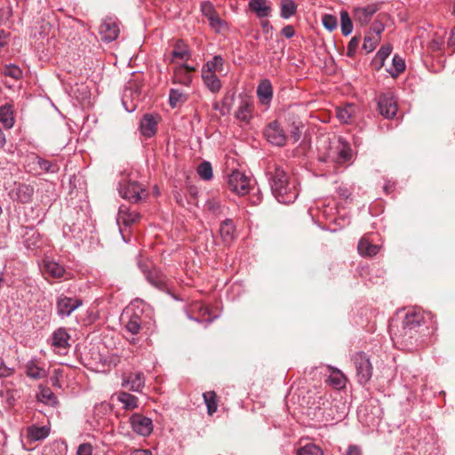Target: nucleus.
Returning a JSON list of instances; mask_svg holds the SVG:
<instances>
[{
	"mask_svg": "<svg viewBox=\"0 0 455 455\" xmlns=\"http://www.w3.org/2000/svg\"><path fill=\"white\" fill-rule=\"evenodd\" d=\"M252 104L248 100H242L235 112V117L242 122L248 123L251 118Z\"/></svg>",
	"mask_w": 455,
	"mask_h": 455,
	"instance_id": "obj_27",
	"label": "nucleus"
},
{
	"mask_svg": "<svg viewBox=\"0 0 455 455\" xmlns=\"http://www.w3.org/2000/svg\"><path fill=\"white\" fill-rule=\"evenodd\" d=\"M355 113V107L352 104L347 105L344 108H338L336 109V116L339 120L344 124H350L353 122Z\"/></svg>",
	"mask_w": 455,
	"mask_h": 455,
	"instance_id": "obj_30",
	"label": "nucleus"
},
{
	"mask_svg": "<svg viewBox=\"0 0 455 455\" xmlns=\"http://www.w3.org/2000/svg\"><path fill=\"white\" fill-rule=\"evenodd\" d=\"M384 25L380 21H375L371 25L370 31L368 33H371L373 36H379L380 37L381 33L384 31Z\"/></svg>",
	"mask_w": 455,
	"mask_h": 455,
	"instance_id": "obj_54",
	"label": "nucleus"
},
{
	"mask_svg": "<svg viewBox=\"0 0 455 455\" xmlns=\"http://www.w3.org/2000/svg\"><path fill=\"white\" fill-rule=\"evenodd\" d=\"M297 455H323L320 447L314 443H308L297 451Z\"/></svg>",
	"mask_w": 455,
	"mask_h": 455,
	"instance_id": "obj_45",
	"label": "nucleus"
},
{
	"mask_svg": "<svg viewBox=\"0 0 455 455\" xmlns=\"http://www.w3.org/2000/svg\"><path fill=\"white\" fill-rule=\"evenodd\" d=\"M26 374L30 379H41L47 376V371L39 365L37 360L32 359L26 364Z\"/></svg>",
	"mask_w": 455,
	"mask_h": 455,
	"instance_id": "obj_20",
	"label": "nucleus"
},
{
	"mask_svg": "<svg viewBox=\"0 0 455 455\" xmlns=\"http://www.w3.org/2000/svg\"><path fill=\"white\" fill-rule=\"evenodd\" d=\"M6 143V138L2 129L0 128V148H3Z\"/></svg>",
	"mask_w": 455,
	"mask_h": 455,
	"instance_id": "obj_62",
	"label": "nucleus"
},
{
	"mask_svg": "<svg viewBox=\"0 0 455 455\" xmlns=\"http://www.w3.org/2000/svg\"><path fill=\"white\" fill-rule=\"evenodd\" d=\"M267 176L271 192L279 203L291 204L297 199L299 191L296 182L290 179L282 166L269 164L267 168Z\"/></svg>",
	"mask_w": 455,
	"mask_h": 455,
	"instance_id": "obj_1",
	"label": "nucleus"
},
{
	"mask_svg": "<svg viewBox=\"0 0 455 455\" xmlns=\"http://www.w3.org/2000/svg\"><path fill=\"white\" fill-rule=\"evenodd\" d=\"M145 386V376L142 372H131L124 375L122 379V387H127L130 391L141 392Z\"/></svg>",
	"mask_w": 455,
	"mask_h": 455,
	"instance_id": "obj_14",
	"label": "nucleus"
},
{
	"mask_svg": "<svg viewBox=\"0 0 455 455\" xmlns=\"http://www.w3.org/2000/svg\"><path fill=\"white\" fill-rule=\"evenodd\" d=\"M119 193L124 199L132 203H139L148 196L143 186L137 181L128 180L120 185Z\"/></svg>",
	"mask_w": 455,
	"mask_h": 455,
	"instance_id": "obj_6",
	"label": "nucleus"
},
{
	"mask_svg": "<svg viewBox=\"0 0 455 455\" xmlns=\"http://www.w3.org/2000/svg\"><path fill=\"white\" fill-rule=\"evenodd\" d=\"M404 69H405L404 60L398 55H395L392 60V68L387 69L389 74L393 77H395L399 74H401Z\"/></svg>",
	"mask_w": 455,
	"mask_h": 455,
	"instance_id": "obj_41",
	"label": "nucleus"
},
{
	"mask_svg": "<svg viewBox=\"0 0 455 455\" xmlns=\"http://www.w3.org/2000/svg\"><path fill=\"white\" fill-rule=\"evenodd\" d=\"M120 33L119 24L116 18L106 17L99 27V34L102 41L110 43L116 40Z\"/></svg>",
	"mask_w": 455,
	"mask_h": 455,
	"instance_id": "obj_8",
	"label": "nucleus"
},
{
	"mask_svg": "<svg viewBox=\"0 0 455 455\" xmlns=\"http://www.w3.org/2000/svg\"><path fill=\"white\" fill-rule=\"evenodd\" d=\"M201 11L203 15L209 20L210 25L212 28L219 30L223 26V20L220 18L211 3H203L201 5Z\"/></svg>",
	"mask_w": 455,
	"mask_h": 455,
	"instance_id": "obj_16",
	"label": "nucleus"
},
{
	"mask_svg": "<svg viewBox=\"0 0 455 455\" xmlns=\"http://www.w3.org/2000/svg\"><path fill=\"white\" fill-rule=\"evenodd\" d=\"M303 125L301 124H296L295 123L292 124L291 129L290 131L291 132V138L293 140V142L299 141L301 135V130Z\"/></svg>",
	"mask_w": 455,
	"mask_h": 455,
	"instance_id": "obj_52",
	"label": "nucleus"
},
{
	"mask_svg": "<svg viewBox=\"0 0 455 455\" xmlns=\"http://www.w3.org/2000/svg\"><path fill=\"white\" fill-rule=\"evenodd\" d=\"M360 44V37L354 36L348 43L347 55L349 57H353L356 52L357 47Z\"/></svg>",
	"mask_w": 455,
	"mask_h": 455,
	"instance_id": "obj_51",
	"label": "nucleus"
},
{
	"mask_svg": "<svg viewBox=\"0 0 455 455\" xmlns=\"http://www.w3.org/2000/svg\"><path fill=\"white\" fill-rule=\"evenodd\" d=\"M202 77L205 86L213 93L218 92L221 88V82L215 73L211 70H202Z\"/></svg>",
	"mask_w": 455,
	"mask_h": 455,
	"instance_id": "obj_22",
	"label": "nucleus"
},
{
	"mask_svg": "<svg viewBox=\"0 0 455 455\" xmlns=\"http://www.w3.org/2000/svg\"><path fill=\"white\" fill-rule=\"evenodd\" d=\"M249 8L256 13L258 18H267L271 13V7L267 4V0H250Z\"/></svg>",
	"mask_w": 455,
	"mask_h": 455,
	"instance_id": "obj_23",
	"label": "nucleus"
},
{
	"mask_svg": "<svg viewBox=\"0 0 455 455\" xmlns=\"http://www.w3.org/2000/svg\"><path fill=\"white\" fill-rule=\"evenodd\" d=\"M3 75L19 80L22 76L21 69L16 65H6L3 71Z\"/></svg>",
	"mask_w": 455,
	"mask_h": 455,
	"instance_id": "obj_46",
	"label": "nucleus"
},
{
	"mask_svg": "<svg viewBox=\"0 0 455 455\" xmlns=\"http://www.w3.org/2000/svg\"><path fill=\"white\" fill-rule=\"evenodd\" d=\"M204 401L207 406V412L212 415L218 409L217 395L214 391H208L203 394Z\"/></svg>",
	"mask_w": 455,
	"mask_h": 455,
	"instance_id": "obj_37",
	"label": "nucleus"
},
{
	"mask_svg": "<svg viewBox=\"0 0 455 455\" xmlns=\"http://www.w3.org/2000/svg\"><path fill=\"white\" fill-rule=\"evenodd\" d=\"M392 52V46L386 44L380 47L376 54V60L380 61V66L383 65L385 60L390 55Z\"/></svg>",
	"mask_w": 455,
	"mask_h": 455,
	"instance_id": "obj_50",
	"label": "nucleus"
},
{
	"mask_svg": "<svg viewBox=\"0 0 455 455\" xmlns=\"http://www.w3.org/2000/svg\"><path fill=\"white\" fill-rule=\"evenodd\" d=\"M329 382L336 389H341L346 386L347 379L339 370H332L329 376Z\"/></svg>",
	"mask_w": 455,
	"mask_h": 455,
	"instance_id": "obj_36",
	"label": "nucleus"
},
{
	"mask_svg": "<svg viewBox=\"0 0 455 455\" xmlns=\"http://www.w3.org/2000/svg\"><path fill=\"white\" fill-rule=\"evenodd\" d=\"M140 219V214L135 211L130 210L125 205H121L119 207L117 220L116 222L120 227V231L122 232L121 226L130 227L132 224L138 222Z\"/></svg>",
	"mask_w": 455,
	"mask_h": 455,
	"instance_id": "obj_15",
	"label": "nucleus"
},
{
	"mask_svg": "<svg viewBox=\"0 0 455 455\" xmlns=\"http://www.w3.org/2000/svg\"><path fill=\"white\" fill-rule=\"evenodd\" d=\"M340 28L344 36H348L353 31L352 20L347 11L340 12Z\"/></svg>",
	"mask_w": 455,
	"mask_h": 455,
	"instance_id": "obj_39",
	"label": "nucleus"
},
{
	"mask_svg": "<svg viewBox=\"0 0 455 455\" xmlns=\"http://www.w3.org/2000/svg\"><path fill=\"white\" fill-rule=\"evenodd\" d=\"M157 121L152 115H145L140 122L141 133L146 137H152L156 131Z\"/></svg>",
	"mask_w": 455,
	"mask_h": 455,
	"instance_id": "obj_25",
	"label": "nucleus"
},
{
	"mask_svg": "<svg viewBox=\"0 0 455 455\" xmlns=\"http://www.w3.org/2000/svg\"><path fill=\"white\" fill-rule=\"evenodd\" d=\"M116 399L123 404V408L126 411L136 409L138 405V398L126 392H119L116 394Z\"/></svg>",
	"mask_w": 455,
	"mask_h": 455,
	"instance_id": "obj_29",
	"label": "nucleus"
},
{
	"mask_svg": "<svg viewBox=\"0 0 455 455\" xmlns=\"http://www.w3.org/2000/svg\"><path fill=\"white\" fill-rule=\"evenodd\" d=\"M186 97L182 92L178 89H171L169 94V103L172 108L177 107L179 104L184 102Z\"/></svg>",
	"mask_w": 455,
	"mask_h": 455,
	"instance_id": "obj_43",
	"label": "nucleus"
},
{
	"mask_svg": "<svg viewBox=\"0 0 455 455\" xmlns=\"http://www.w3.org/2000/svg\"><path fill=\"white\" fill-rule=\"evenodd\" d=\"M379 114L387 118H393L397 113V103L391 92L383 93L378 99Z\"/></svg>",
	"mask_w": 455,
	"mask_h": 455,
	"instance_id": "obj_10",
	"label": "nucleus"
},
{
	"mask_svg": "<svg viewBox=\"0 0 455 455\" xmlns=\"http://www.w3.org/2000/svg\"><path fill=\"white\" fill-rule=\"evenodd\" d=\"M57 313L60 317L69 316L72 312L82 305V301L78 299L60 295L57 298Z\"/></svg>",
	"mask_w": 455,
	"mask_h": 455,
	"instance_id": "obj_12",
	"label": "nucleus"
},
{
	"mask_svg": "<svg viewBox=\"0 0 455 455\" xmlns=\"http://www.w3.org/2000/svg\"><path fill=\"white\" fill-rule=\"evenodd\" d=\"M44 267L45 272L53 278L63 277L66 273V269L63 266L52 260L45 261Z\"/></svg>",
	"mask_w": 455,
	"mask_h": 455,
	"instance_id": "obj_31",
	"label": "nucleus"
},
{
	"mask_svg": "<svg viewBox=\"0 0 455 455\" xmlns=\"http://www.w3.org/2000/svg\"><path fill=\"white\" fill-rule=\"evenodd\" d=\"M251 179L243 172L235 170L228 176V186L231 191L244 196L250 192Z\"/></svg>",
	"mask_w": 455,
	"mask_h": 455,
	"instance_id": "obj_5",
	"label": "nucleus"
},
{
	"mask_svg": "<svg viewBox=\"0 0 455 455\" xmlns=\"http://www.w3.org/2000/svg\"><path fill=\"white\" fill-rule=\"evenodd\" d=\"M9 34L4 30H0V51L8 44Z\"/></svg>",
	"mask_w": 455,
	"mask_h": 455,
	"instance_id": "obj_58",
	"label": "nucleus"
},
{
	"mask_svg": "<svg viewBox=\"0 0 455 455\" xmlns=\"http://www.w3.org/2000/svg\"><path fill=\"white\" fill-rule=\"evenodd\" d=\"M50 434L47 427L31 426L28 428V435L31 440L38 441L46 438Z\"/></svg>",
	"mask_w": 455,
	"mask_h": 455,
	"instance_id": "obj_34",
	"label": "nucleus"
},
{
	"mask_svg": "<svg viewBox=\"0 0 455 455\" xmlns=\"http://www.w3.org/2000/svg\"><path fill=\"white\" fill-rule=\"evenodd\" d=\"M34 194V188L30 185L19 184L15 189L12 190V196L16 200L22 204L29 203Z\"/></svg>",
	"mask_w": 455,
	"mask_h": 455,
	"instance_id": "obj_21",
	"label": "nucleus"
},
{
	"mask_svg": "<svg viewBox=\"0 0 455 455\" xmlns=\"http://www.w3.org/2000/svg\"><path fill=\"white\" fill-rule=\"evenodd\" d=\"M257 97L262 105L269 106L273 99V86L268 79L260 81L257 87Z\"/></svg>",
	"mask_w": 455,
	"mask_h": 455,
	"instance_id": "obj_17",
	"label": "nucleus"
},
{
	"mask_svg": "<svg viewBox=\"0 0 455 455\" xmlns=\"http://www.w3.org/2000/svg\"><path fill=\"white\" fill-rule=\"evenodd\" d=\"M197 173L204 180H211L213 178L212 167L210 162L204 161L197 167Z\"/></svg>",
	"mask_w": 455,
	"mask_h": 455,
	"instance_id": "obj_40",
	"label": "nucleus"
},
{
	"mask_svg": "<svg viewBox=\"0 0 455 455\" xmlns=\"http://www.w3.org/2000/svg\"><path fill=\"white\" fill-rule=\"evenodd\" d=\"M223 66V59L217 55L214 56L213 59L210 61H208L205 66L203 68H205V70H211L212 72L215 73L217 70H220Z\"/></svg>",
	"mask_w": 455,
	"mask_h": 455,
	"instance_id": "obj_48",
	"label": "nucleus"
},
{
	"mask_svg": "<svg viewBox=\"0 0 455 455\" xmlns=\"http://www.w3.org/2000/svg\"><path fill=\"white\" fill-rule=\"evenodd\" d=\"M129 421L132 430L141 436H148L153 431L152 419L142 414L133 413Z\"/></svg>",
	"mask_w": 455,
	"mask_h": 455,
	"instance_id": "obj_9",
	"label": "nucleus"
},
{
	"mask_svg": "<svg viewBox=\"0 0 455 455\" xmlns=\"http://www.w3.org/2000/svg\"><path fill=\"white\" fill-rule=\"evenodd\" d=\"M379 41L380 37L379 36H373L371 33H368L364 37L363 48L367 52H371L376 48Z\"/></svg>",
	"mask_w": 455,
	"mask_h": 455,
	"instance_id": "obj_42",
	"label": "nucleus"
},
{
	"mask_svg": "<svg viewBox=\"0 0 455 455\" xmlns=\"http://www.w3.org/2000/svg\"><path fill=\"white\" fill-rule=\"evenodd\" d=\"M297 4L294 0H281L280 2V16L288 20L297 12Z\"/></svg>",
	"mask_w": 455,
	"mask_h": 455,
	"instance_id": "obj_32",
	"label": "nucleus"
},
{
	"mask_svg": "<svg viewBox=\"0 0 455 455\" xmlns=\"http://www.w3.org/2000/svg\"><path fill=\"white\" fill-rule=\"evenodd\" d=\"M323 26L330 32L335 30L338 26L337 18L331 14H324L322 18Z\"/></svg>",
	"mask_w": 455,
	"mask_h": 455,
	"instance_id": "obj_47",
	"label": "nucleus"
},
{
	"mask_svg": "<svg viewBox=\"0 0 455 455\" xmlns=\"http://www.w3.org/2000/svg\"><path fill=\"white\" fill-rule=\"evenodd\" d=\"M195 70L194 68H189L188 65H180L175 68L173 74V83L180 84L186 86H189L192 81L191 73Z\"/></svg>",
	"mask_w": 455,
	"mask_h": 455,
	"instance_id": "obj_18",
	"label": "nucleus"
},
{
	"mask_svg": "<svg viewBox=\"0 0 455 455\" xmlns=\"http://www.w3.org/2000/svg\"><path fill=\"white\" fill-rule=\"evenodd\" d=\"M357 380L361 384L367 383L372 376V366L369 357L363 352H358L353 355Z\"/></svg>",
	"mask_w": 455,
	"mask_h": 455,
	"instance_id": "obj_4",
	"label": "nucleus"
},
{
	"mask_svg": "<svg viewBox=\"0 0 455 455\" xmlns=\"http://www.w3.org/2000/svg\"><path fill=\"white\" fill-rule=\"evenodd\" d=\"M262 27H263L264 28H269V22H268L267 20L263 21V22H262Z\"/></svg>",
	"mask_w": 455,
	"mask_h": 455,
	"instance_id": "obj_64",
	"label": "nucleus"
},
{
	"mask_svg": "<svg viewBox=\"0 0 455 455\" xmlns=\"http://www.w3.org/2000/svg\"><path fill=\"white\" fill-rule=\"evenodd\" d=\"M37 163L39 167L46 172L55 173L59 171V165L56 163L42 158H39Z\"/></svg>",
	"mask_w": 455,
	"mask_h": 455,
	"instance_id": "obj_49",
	"label": "nucleus"
},
{
	"mask_svg": "<svg viewBox=\"0 0 455 455\" xmlns=\"http://www.w3.org/2000/svg\"><path fill=\"white\" fill-rule=\"evenodd\" d=\"M141 319L139 315L133 314L125 323V329L132 334H138L141 329Z\"/></svg>",
	"mask_w": 455,
	"mask_h": 455,
	"instance_id": "obj_38",
	"label": "nucleus"
},
{
	"mask_svg": "<svg viewBox=\"0 0 455 455\" xmlns=\"http://www.w3.org/2000/svg\"><path fill=\"white\" fill-rule=\"evenodd\" d=\"M14 373V369L5 365L3 359L0 358V378H6Z\"/></svg>",
	"mask_w": 455,
	"mask_h": 455,
	"instance_id": "obj_53",
	"label": "nucleus"
},
{
	"mask_svg": "<svg viewBox=\"0 0 455 455\" xmlns=\"http://www.w3.org/2000/svg\"><path fill=\"white\" fill-rule=\"evenodd\" d=\"M378 10L379 6L377 4H371L366 6L356 7L353 12V19L361 26H365L371 21L372 16L377 12Z\"/></svg>",
	"mask_w": 455,
	"mask_h": 455,
	"instance_id": "obj_13",
	"label": "nucleus"
},
{
	"mask_svg": "<svg viewBox=\"0 0 455 455\" xmlns=\"http://www.w3.org/2000/svg\"><path fill=\"white\" fill-rule=\"evenodd\" d=\"M205 207L207 210L214 214L215 216H219L224 213L225 206L221 204V203L216 199H210L206 202Z\"/></svg>",
	"mask_w": 455,
	"mask_h": 455,
	"instance_id": "obj_44",
	"label": "nucleus"
},
{
	"mask_svg": "<svg viewBox=\"0 0 455 455\" xmlns=\"http://www.w3.org/2000/svg\"><path fill=\"white\" fill-rule=\"evenodd\" d=\"M189 58L190 52L188 47L183 44L182 41H178L175 44L174 49L172 52V61H173L174 59L188 60Z\"/></svg>",
	"mask_w": 455,
	"mask_h": 455,
	"instance_id": "obj_35",
	"label": "nucleus"
},
{
	"mask_svg": "<svg viewBox=\"0 0 455 455\" xmlns=\"http://www.w3.org/2000/svg\"><path fill=\"white\" fill-rule=\"evenodd\" d=\"M59 370L54 371V374L51 377V382L53 387H60V380H59Z\"/></svg>",
	"mask_w": 455,
	"mask_h": 455,
	"instance_id": "obj_60",
	"label": "nucleus"
},
{
	"mask_svg": "<svg viewBox=\"0 0 455 455\" xmlns=\"http://www.w3.org/2000/svg\"><path fill=\"white\" fill-rule=\"evenodd\" d=\"M281 33L286 38H291L295 35V29L291 25H286L283 28Z\"/></svg>",
	"mask_w": 455,
	"mask_h": 455,
	"instance_id": "obj_57",
	"label": "nucleus"
},
{
	"mask_svg": "<svg viewBox=\"0 0 455 455\" xmlns=\"http://www.w3.org/2000/svg\"><path fill=\"white\" fill-rule=\"evenodd\" d=\"M69 339L70 335L68 333L66 329L59 328L52 333V346L57 348L66 349L70 347V344L68 342Z\"/></svg>",
	"mask_w": 455,
	"mask_h": 455,
	"instance_id": "obj_19",
	"label": "nucleus"
},
{
	"mask_svg": "<svg viewBox=\"0 0 455 455\" xmlns=\"http://www.w3.org/2000/svg\"><path fill=\"white\" fill-rule=\"evenodd\" d=\"M235 227L232 220L227 219L221 222L220 234L224 243H230L235 238Z\"/></svg>",
	"mask_w": 455,
	"mask_h": 455,
	"instance_id": "obj_26",
	"label": "nucleus"
},
{
	"mask_svg": "<svg viewBox=\"0 0 455 455\" xmlns=\"http://www.w3.org/2000/svg\"><path fill=\"white\" fill-rule=\"evenodd\" d=\"M379 245L373 244L364 236L360 239L357 245L358 252L363 257L375 256L379 252Z\"/></svg>",
	"mask_w": 455,
	"mask_h": 455,
	"instance_id": "obj_24",
	"label": "nucleus"
},
{
	"mask_svg": "<svg viewBox=\"0 0 455 455\" xmlns=\"http://www.w3.org/2000/svg\"><path fill=\"white\" fill-rule=\"evenodd\" d=\"M448 44L450 46H452L455 48V27L452 28L451 32V36H450V38H449V41H448Z\"/></svg>",
	"mask_w": 455,
	"mask_h": 455,
	"instance_id": "obj_61",
	"label": "nucleus"
},
{
	"mask_svg": "<svg viewBox=\"0 0 455 455\" xmlns=\"http://www.w3.org/2000/svg\"><path fill=\"white\" fill-rule=\"evenodd\" d=\"M132 455H148V451L145 450L136 451Z\"/></svg>",
	"mask_w": 455,
	"mask_h": 455,
	"instance_id": "obj_63",
	"label": "nucleus"
},
{
	"mask_svg": "<svg viewBox=\"0 0 455 455\" xmlns=\"http://www.w3.org/2000/svg\"><path fill=\"white\" fill-rule=\"evenodd\" d=\"M37 398L40 402L54 406L58 403V400L53 392L47 387H40V392L37 395Z\"/></svg>",
	"mask_w": 455,
	"mask_h": 455,
	"instance_id": "obj_33",
	"label": "nucleus"
},
{
	"mask_svg": "<svg viewBox=\"0 0 455 455\" xmlns=\"http://www.w3.org/2000/svg\"><path fill=\"white\" fill-rule=\"evenodd\" d=\"M346 455H362V449L357 445H349Z\"/></svg>",
	"mask_w": 455,
	"mask_h": 455,
	"instance_id": "obj_59",
	"label": "nucleus"
},
{
	"mask_svg": "<svg viewBox=\"0 0 455 455\" xmlns=\"http://www.w3.org/2000/svg\"><path fill=\"white\" fill-rule=\"evenodd\" d=\"M0 123L3 124L5 129L13 127L15 121L11 105L5 104L0 107Z\"/></svg>",
	"mask_w": 455,
	"mask_h": 455,
	"instance_id": "obj_28",
	"label": "nucleus"
},
{
	"mask_svg": "<svg viewBox=\"0 0 455 455\" xmlns=\"http://www.w3.org/2000/svg\"><path fill=\"white\" fill-rule=\"evenodd\" d=\"M327 157L334 163L344 164L352 157L351 148L345 140L339 138L338 141L330 148Z\"/></svg>",
	"mask_w": 455,
	"mask_h": 455,
	"instance_id": "obj_7",
	"label": "nucleus"
},
{
	"mask_svg": "<svg viewBox=\"0 0 455 455\" xmlns=\"http://www.w3.org/2000/svg\"><path fill=\"white\" fill-rule=\"evenodd\" d=\"M138 266L151 285L163 291L169 290L166 276L158 268L155 267L152 262L139 260Z\"/></svg>",
	"mask_w": 455,
	"mask_h": 455,
	"instance_id": "obj_3",
	"label": "nucleus"
},
{
	"mask_svg": "<svg viewBox=\"0 0 455 455\" xmlns=\"http://www.w3.org/2000/svg\"><path fill=\"white\" fill-rule=\"evenodd\" d=\"M428 328L425 326L424 316L419 311L412 309L408 311L403 321V331L401 334L402 342L405 345H412L413 341L418 342L428 335Z\"/></svg>",
	"mask_w": 455,
	"mask_h": 455,
	"instance_id": "obj_2",
	"label": "nucleus"
},
{
	"mask_svg": "<svg viewBox=\"0 0 455 455\" xmlns=\"http://www.w3.org/2000/svg\"><path fill=\"white\" fill-rule=\"evenodd\" d=\"M265 137L269 143L283 147L286 142V135L277 121L271 122L265 130Z\"/></svg>",
	"mask_w": 455,
	"mask_h": 455,
	"instance_id": "obj_11",
	"label": "nucleus"
},
{
	"mask_svg": "<svg viewBox=\"0 0 455 455\" xmlns=\"http://www.w3.org/2000/svg\"><path fill=\"white\" fill-rule=\"evenodd\" d=\"M92 448L89 443H83L79 445L76 455H92Z\"/></svg>",
	"mask_w": 455,
	"mask_h": 455,
	"instance_id": "obj_56",
	"label": "nucleus"
},
{
	"mask_svg": "<svg viewBox=\"0 0 455 455\" xmlns=\"http://www.w3.org/2000/svg\"><path fill=\"white\" fill-rule=\"evenodd\" d=\"M132 96V91L131 90H125L124 91V93L123 95V104H124V107L125 108V109L128 111V112H132L135 110L136 108V105L135 104H132L131 106L128 105V102H127V100L129 97Z\"/></svg>",
	"mask_w": 455,
	"mask_h": 455,
	"instance_id": "obj_55",
	"label": "nucleus"
}]
</instances>
